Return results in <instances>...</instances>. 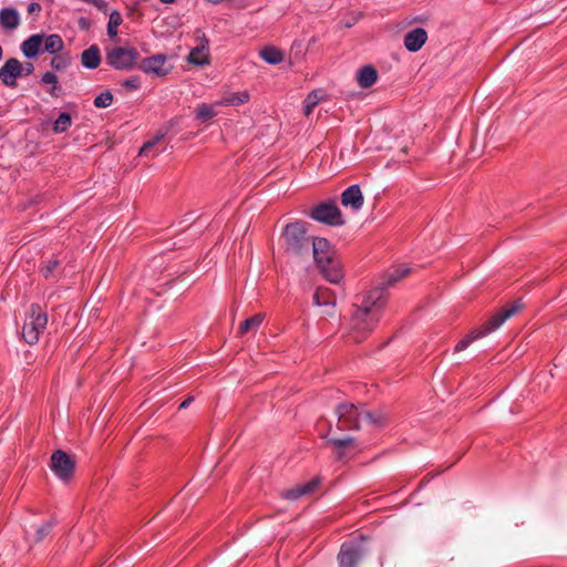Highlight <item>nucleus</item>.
Segmentation results:
<instances>
[{"label":"nucleus","instance_id":"obj_21","mask_svg":"<svg viewBox=\"0 0 567 567\" xmlns=\"http://www.w3.org/2000/svg\"><path fill=\"white\" fill-rule=\"evenodd\" d=\"M0 23L4 29L13 30L20 24V16L13 8H3L0 11Z\"/></svg>","mask_w":567,"mask_h":567},{"label":"nucleus","instance_id":"obj_47","mask_svg":"<svg viewBox=\"0 0 567 567\" xmlns=\"http://www.w3.org/2000/svg\"><path fill=\"white\" fill-rule=\"evenodd\" d=\"M425 484H426V481H425V480L421 481V482H420V484H419L417 489H415V491L411 492V495H412V494H415V493H417V492H420V491L422 489V487H423Z\"/></svg>","mask_w":567,"mask_h":567},{"label":"nucleus","instance_id":"obj_3","mask_svg":"<svg viewBox=\"0 0 567 567\" xmlns=\"http://www.w3.org/2000/svg\"><path fill=\"white\" fill-rule=\"evenodd\" d=\"M313 238L308 234L306 224L301 220L286 225L281 233L285 252L296 257L310 254Z\"/></svg>","mask_w":567,"mask_h":567},{"label":"nucleus","instance_id":"obj_20","mask_svg":"<svg viewBox=\"0 0 567 567\" xmlns=\"http://www.w3.org/2000/svg\"><path fill=\"white\" fill-rule=\"evenodd\" d=\"M81 62L87 69H96L101 63V54L97 45L93 44L81 54Z\"/></svg>","mask_w":567,"mask_h":567},{"label":"nucleus","instance_id":"obj_29","mask_svg":"<svg viewBox=\"0 0 567 567\" xmlns=\"http://www.w3.org/2000/svg\"><path fill=\"white\" fill-rule=\"evenodd\" d=\"M122 22L123 19L121 13L116 10L112 11L107 23V35L110 38H115L117 35V28Z\"/></svg>","mask_w":567,"mask_h":567},{"label":"nucleus","instance_id":"obj_36","mask_svg":"<svg viewBox=\"0 0 567 567\" xmlns=\"http://www.w3.org/2000/svg\"><path fill=\"white\" fill-rule=\"evenodd\" d=\"M248 99H249V95L247 92L235 93L226 99V103L229 105H239V104L247 102Z\"/></svg>","mask_w":567,"mask_h":567},{"label":"nucleus","instance_id":"obj_27","mask_svg":"<svg viewBox=\"0 0 567 567\" xmlns=\"http://www.w3.org/2000/svg\"><path fill=\"white\" fill-rule=\"evenodd\" d=\"M42 83L51 84L49 94L52 97H59L61 95V87L58 85V76L52 72H45L41 79Z\"/></svg>","mask_w":567,"mask_h":567},{"label":"nucleus","instance_id":"obj_42","mask_svg":"<svg viewBox=\"0 0 567 567\" xmlns=\"http://www.w3.org/2000/svg\"><path fill=\"white\" fill-rule=\"evenodd\" d=\"M41 11V6L38 2H31L28 6L29 13H35Z\"/></svg>","mask_w":567,"mask_h":567},{"label":"nucleus","instance_id":"obj_43","mask_svg":"<svg viewBox=\"0 0 567 567\" xmlns=\"http://www.w3.org/2000/svg\"><path fill=\"white\" fill-rule=\"evenodd\" d=\"M34 68L32 63H25L22 65V76L23 75H30L33 72Z\"/></svg>","mask_w":567,"mask_h":567},{"label":"nucleus","instance_id":"obj_2","mask_svg":"<svg viewBox=\"0 0 567 567\" xmlns=\"http://www.w3.org/2000/svg\"><path fill=\"white\" fill-rule=\"evenodd\" d=\"M310 251L320 272L331 284L338 285L343 278L341 265L330 243L322 237H315Z\"/></svg>","mask_w":567,"mask_h":567},{"label":"nucleus","instance_id":"obj_6","mask_svg":"<svg viewBox=\"0 0 567 567\" xmlns=\"http://www.w3.org/2000/svg\"><path fill=\"white\" fill-rule=\"evenodd\" d=\"M53 474L63 482H68L73 477L75 471V461L62 450H55L49 463Z\"/></svg>","mask_w":567,"mask_h":567},{"label":"nucleus","instance_id":"obj_18","mask_svg":"<svg viewBox=\"0 0 567 567\" xmlns=\"http://www.w3.org/2000/svg\"><path fill=\"white\" fill-rule=\"evenodd\" d=\"M43 39V34H32L27 40H24L21 44V50L24 56L29 59L35 58L41 50Z\"/></svg>","mask_w":567,"mask_h":567},{"label":"nucleus","instance_id":"obj_4","mask_svg":"<svg viewBox=\"0 0 567 567\" xmlns=\"http://www.w3.org/2000/svg\"><path fill=\"white\" fill-rule=\"evenodd\" d=\"M48 323L47 313L39 305H31L22 328V337L29 344L38 342Z\"/></svg>","mask_w":567,"mask_h":567},{"label":"nucleus","instance_id":"obj_11","mask_svg":"<svg viewBox=\"0 0 567 567\" xmlns=\"http://www.w3.org/2000/svg\"><path fill=\"white\" fill-rule=\"evenodd\" d=\"M363 555L364 551L359 545L344 543L338 554L339 567H357Z\"/></svg>","mask_w":567,"mask_h":567},{"label":"nucleus","instance_id":"obj_17","mask_svg":"<svg viewBox=\"0 0 567 567\" xmlns=\"http://www.w3.org/2000/svg\"><path fill=\"white\" fill-rule=\"evenodd\" d=\"M411 269L406 266H399L386 272L384 279L377 288H383V292L385 293V289L388 287L394 286L398 281L403 279L410 274Z\"/></svg>","mask_w":567,"mask_h":567},{"label":"nucleus","instance_id":"obj_14","mask_svg":"<svg viewBox=\"0 0 567 567\" xmlns=\"http://www.w3.org/2000/svg\"><path fill=\"white\" fill-rule=\"evenodd\" d=\"M312 299L316 306L324 308L323 315L329 317L333 316L336 296L332 290L319 287L313 293Z\"/></svg>","mask_w":567,"mask_h":567},{"label":"nucleus","instance_id":"obj_41","mask_svg":"<svg viewBox=\"0 0 567 567\" xmlns=\"http://www.w3.org/2000/svg\"><path fill=\"white\" fill-rule=\"evenodd\" d=\"M87 3H92L93 6H95L97 9L102 10V11H105L106 10V2L104 0H91V1H87Z\"/></svg>","mask_w":567,"mask_h":567},{"label":"nucleus","instance_id":"obj_35","mask_svg":"<svg viewBox=\"0 0 567 567\" xmlns=\"http://www.w3.org/2000/svg\"><path fill=\"white\" fill-rule=\"evenodd\" d=\"M482 336L480 334V332H472L471 334L466 336L465 338H463L461 341H458V343L455 346V351L456 352H460V351H463L465 350L472 341L481 338Z\"/></svg>","mask_w":567,"mask_h":567},{"label":"nucleus","instance_id":"obj_10","mask_svg":"<svg viewBox=\"0 0 567 567\" xmlns=\"http://www.w3.org/2000/svg\"><path fill=\"white\" fill-rule=\"evenodd\" d=\"M523 308V305L519 301H516L513 306L505 308L494 315L488 321H486L482 328L478 330L480 334L482 337L486 336L487 333L496 330L499 328L507 319L515 316L520 309Z\"/></svg>","mask_w":567,"mask_h":567},{"label":"nucleus","instance_id":"obj_44","mask_svg":"<svg viewBox=\"0 0 567 567\" xmlns=\"http://www.w3.org/2000/svg\"><path fill=\"white\" fill-rule=\"evenodd\" d=\"M346 456H347V453H346V450H344V449L336 450V458H337V460L341 461V460H343Z\"/></svg>","mask_w":567,"mask_h":567},{"label":"nucleus","instance_id":"obj_30","mask_svg":"<svg viewBox=\"0 0 567 567\" xmlns=\"http://www.w3.org/2000/svg\"><path fill=\"white\" fill-rule=\"evenodd\" d=\"M322 97L321 92L312 91L305 100V115L309 116Z\"/></svg>","mask_w":567,"mask_h":567},{"label":"nucleus","instance_id":"obj_26","mask_svg":"<svg viewBox=\"0 0 567 567\" xmlns=\"http://www.w3.org/2000/svg\"><path fill=\"white\" fill-rule=\"evenodd\" d=\"M206 45L202 43L196 48L192 49L188 55V62L196 65H205L208 63L207 55L204 53Z\"/></svg>","mask_w":567,"mask_h":567},{"label":"nucleus","instance_id":"obj_9","mask_svg":"<svg viewBox=\"0 0 567 567\" xmlns=\"http://www.w3.org/2000/svg\"><path fill=\"white\" fill-rule=\"evenodd\" d=\"M167 55L163 53L154 54L141 60L138 69L146 74H153L164 78L173 70V65L167 62Z\"/></svg>","mask_w":567,"mask_h":567},{"label":"nucleus","instance_id":"obj_8","mask_svg":"<svg viewBox=\"0 0 567 567\" xmlns=\"http://www.w3.org/2000/svg\"><path fill=\"white\" fill-rule=\"evenodd\" d=\"M309 216L317 221L331 226H340L344 224L342 214L334 203H321L317 205Z\"/></svg>","mask_w":567,"mask_h":567},{"label":"nucleus","instance_id":"obj_12","mask_svg":"<svg viewBox=\"0 0 567 567\" xmlns=\"http://www.w3.org/2000/svg\"><path fill=\"white\" fill-rule=\"evenodd\" d=\"M22 76V64L18 59L11 58L0 68V80L7 86H16L17 79Z\"/></svg>","mask_w":567,"mask_h":567},{"label":"nucleus","instance_id":"obj_32","mask_svg":"<svg viewBox=\"0 0 567 567\" xmlns=\"http://www.w3.org/2000/svg\"><path fill=\"white\" fill-rule=\"evenodd\" d=\"M327 443L333 445L336 450H346L355 445V439L353 436H347L344 439H329Z\"/></svg>","mask_w":567,"mask_h":567},{"label":"nucleus","instance_id":"obj_48","mask_svg":"<svg viewBox=\"0 0 567 567\" xmlns=\"http://www.w3.org/2000/svg\"><path fill=\"white\" fill-rule=\"evenodd\" d=\"M159 1L165 4H171V3L175 2V0H159Z\"/></svg>","mask_w":567,"mask_h":567},{"label":"nucleus","instance_id":"obj_5","mask_svg":"<svg viewBox=\"0 0 567 567\" xmlns=\"http://www.w3.org/2000/svg\"><path fill=\"white\" fill-rule=\"evenodd\" d=\"M140 59L135 48L115 47L106 50L105 60L115 70H131Z\"/></svg>","mask_w":567,"mask_h":567},{"label":"nucleus","instance_id":"obj_24","mask_svg":"<svg viewBox=\"0 0 567 567\" xmlns=\"http://www.w3.org/2000/svg\"><path fill=\"white\" fill-rule=\"evenodd\" d=\"M260 56L269 64H278L284 60L282 52L274 47H266L260 51Z\"/></svg>","mask_w":567,"mask_h":567},{"label":"nucleus","instance_id":"obj_45","mask_svg":"<svg viewBox=\"0 0 567 567\" xmlns=\"http://www.w3.org/2000/svg\"><path fill=\"white\" fill-rule=\"evenodd\" d=\"M194 398L193 396H188L186 400H184L181 405H179V410L182 409H186L189 406V404L193 402Z\"/></svg>","mask_w":567,"mask_h":567},{"label":"nucleus","instance_id":"obj_1","mask_svg":"<svg viewBox=\"0 0 567 567\" xmlns=\"http://www.w3.org/2000/svg\"><path fill=\"white\" fill-rule=\"evenodd\" d=\"M385 302L386 295H384L383 288H373L364 296L361 305L352 315L348 333L349 341L360 343L374 330Z\"/></svg>","mask_w":567,"mask_h":567},{"label":"nucleus","instance_id":"obj_49","mask_svg":"<svg viewBox=\"0 0 567 567\" xmlns=\"http://www.w3.org/2000/svg\"><path fill=\"white\" fill-rule=\"evenodd\" d=\"M208 1H209V2H212V3H219V2H221L223 0H208Z\"/></svg>","mask_w":567,"mask_h":567},{"label":"nucleus","instance_id":"obj_22","mask_svg":"<svg viewBox=\"0 0 567 567\" xmlns=\"http://www.w3.org/2000/svg\"><path fill=\"white\" fill-rule=\"evenodd\" d=\"M265 319L264 313H256L255 316L246 319L240 323L238 328V336H243L248 332H256Z\"/></svg>","mask_w":567,"mask_h":567},{"label":"nucleus","instance_id":"obj_33","mask_svg":"<svg viewBox=\"0 0 567 567\" xmlns=\"http://www.w3.org/2000/svg\"><path fill=\"white\" fill-rule=\"evenodd\" d=\"M54 524V520H48L40 525L35 530V542H42L51 533Z\"/></svg>","mask_w":567,"mask_h":567},{"label":"nucleus","instance_id":"obj_13","mask_svg":"<svg viewBox=\"0 0 567 567\" xmlns=\"http://www.w3.org/2000/svg\"><path fill=\"white\" fill-rule=\"evenodd\" d=\"M341 204L344 207H350L354 212H358L362 208L364 204V197L358 184H353L342 192Z\"/></svg>","mask_w":567,"mask_h":567},{"label":"nucleus","instance_id":"obj_50","mask_svg":"<svg viewBox=\"0 0 567 567\" xmlns=\"http://www.w3.org/2000/svg\"><path fill=\"white\" fill-rule=\"evenodd\" d=\"M399 492H400V491H395V489H394V491H391L390 493L395 494V493H399Z\"/></svg>","mask_w":567,"mask_h":567},{"label":"nucleus","instance_id":"obj_15","mask_svg":"<svg viewBox=\"0 0 567 567\" xmlns=\"http://www.w3.org/2000/svg\"><path fill=\"white\" fill-rule=\"evenodd\" d=\"M426 39V31L423 28H416L405 34L404 45L410 52H416L423 47Z\"/></svg>","mask_w":567,"mask_h":567},{"label":"nucleus","instance_id":"obj_39","mask_svg":"<svg viewBox=\"0 0 567 567\" xmlns=\"http://www.w3.org/2000/svg\"><path fill=\"white\" fill-rule=\"evenodd\" d=\"M162 136H156L152 141L146 142L140 151V155H146L147 152L161 141Z\"/></svg>","mask_w":567,"mask_h":567},{"label":"nucleus","instance_id":"obj_25","mask_svg":"<svg viewBox=\"0 0 567 567\" xmlns=\"http://www.w3.org/2000/svg\"><path fill=\"white\" fill-rule=\"evenodd\" d=\"M44 51L54 54L63 49V41L59 34H50L44 37Z\"/></svg>","mask_w":567,"mask_h":567},{"label":"nucleus","instance_id":"obj_7","mask_svg":"<svg viewBox=\"0 0 567 567\" xmlns=\"http://www.w3.org/2000/svg\"><path fill=\"white\" fill-rule=\"evenodd\" d=\"M363 409L352 403H341L336 408L338 415L337 427L341 431L359 430L360 419L362 417Z\"/></svg>","mask_w":567,"mask_h":567},{"label":"nucleus","instance_id":"obj_28","mask_svg":"<svg viewBox=\"0 0 567 567\" xmlns=\"http://www.w3.org/2000/svg\"><path fill=\"white\" fill-rule=\"evenodd\" d=\"M71 124H72L71 115L66 112H63L54 121L52 128H53V132L56 134L64 133L68 131V128L71 126Z\"/></svg>","mask_w":567,"mask_h":567},{"label":"nucleus","instance_id":"obj_19","mask_svg":"<svg viewBox=\"0 0 567 567\" xmlns=\"http://www.w3.org/2000/svg\"><path fill=\"white\" fill-rule=\"evenodd\" d=\"M378 79V72L372 65L362 66L357 74L358 83L361 87L368 89L372 86Z\"/></svg>","mask_w":567,"mask_h":567},{"label":"nucleus","instance_id":"obj_16","mask_svg":"<svg viewBox=\"0 0 567 567\" xmlns=\"http://www.w3.org/2000/svg\"><path fill=\"white\" fill-rule=\"evenodd\" d=\"M321 482V478L319 476H316L311 478L309 482L298 484L291 488H288L282 496H305L308 494H312L317 491L319 484Z\"/></svg>","mask_w":567,"mask_h":567},{"label":"nucleus","instance_id":"obj_34","mask_svg":"<svg viewBox=\"0 0 567 567\" xmlns=\"http://www.w3.org/2000/svg\"><path fill=\"white\" fill-rule=\"evenodd\" d=\"M113 95L110 91L102 92L94 99V105L104 109L111 105Z\"/></svg>","mask_w":567,"mask_h":567},{"label":"nucleus","instance_id":"obj_37","mask_svg":"<svg viewBox=\"0 0 567 567\" xmlns=\"http://www.w3.org/2000/svg\"><path fill=\"white\" fill-rule=\"evenodd\" d=\"M60 261L56 258L50 259L42 268V274L45 278H49L59 266Z\"/></svg>","mask_w":567,"mask_h":567},{"label":"nucleus","instance_id":"obj_31","mask_svg":"<svg viewBox=\"0 0 567 567\" xmlns=\"http://www.w3.org/2000/svg\"><path fill=\"white\" fill-rule=\"evenodd\" d=\"M216 115V112L212 105L208 104H199L196 109V118L206 122L213 118Z\"/></svg>","mask_w":567,"mask_h":567},{"label":"nucleus","instance_id":"obj_46","mask_svg":"<svg viewBox=\"0 0 567 567\" xmlns=\"http://www.w3.org/2000/svg\"><path fill=\"white\" fill-rule=\"evenodd\" d=\"M79 25H80L82 29H87V28H89V25H90V23H89V21H87L85 18H81V19L79 20Z\"/></svg>","mask_w":567,"mask_h":567},{"label":"nucleus","instance_id":"obj_23","mask_svg":"<svg viewBox=\"0 0 567 567\" xmlns=\"http://www.w3.org/2000/svg\"><path fill=\"white\" fill-rule=\"evenodd\" d=\"M362 417L374 426H383L389 420L388 413L383 410L368 411L363 410Z\"/></svg>","mask_w":567,"mask_h":567},{"label":"nucleus","instance_id":"obj_38","mask_svg":"<svg viewBox=\"0 0 567 567\" xmlns=\"http://www.w3.org/2000/svg\"><path fill=\"white\" fill-rule=\"evenodd\" d=\"M123 85L128 90H136L141 85L138 76H131L123 82Z\"/></svg>","mask_w":567,"mask_h":567},{"label":"nucleus","instance_id":"obj_40","mask_svg":"<svg viewBox=\"0 0 567 567\" xmlns=\"http://www.w3.org/2000/svg\"><path fill=\"white\" fill-rule=\"evenodd\" d=\"M51 66L55 70H61L65 66V61L60 56L54 58L51 61Z\"/></svg>","mask_w":567,"mask_h":567}]
</instances>
